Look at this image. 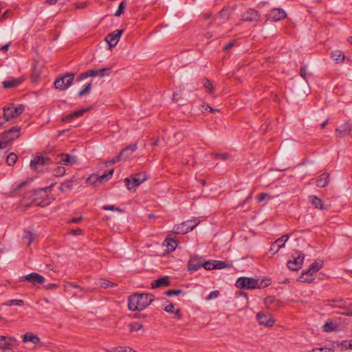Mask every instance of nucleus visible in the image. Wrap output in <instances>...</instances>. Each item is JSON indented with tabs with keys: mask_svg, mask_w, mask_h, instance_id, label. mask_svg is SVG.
<instances>
[{
	"mask_svg": "<svg viewBox=\"0 0 352 352\" xmlns=\"http://www.w3.org/2000/svg\"><path fill=\"white\" fill-rule=\"evenodd\" d=\"M154 300L151 294L135 293L128 298V307L131 311H141L146 308Z\"/></svg>",
	"mask_w": 352,
	"mask_h": 352,
	"instance_id": "1",
	"label": "nucleus"
},
{
	"mask_svg": "<svg viewBox=\"0 0 352 352\" xmlns=\"http://www.w3.org/2000/svg\"><path fill=\"white\" fill-rule=\"evenodd\" d=\"M56 183H52L49 186L34 190L32 194L33 202L39 206L44 207L50 204L55 197L53 195H48L47 192L50 190Z\"/></svg>",
	"mask_w": 352,
	"mask_h": 352,
	"instance_id": "2",
	"label": "nucleus"
},
{
	"mask_svg": "<svg viewBox=\"0 0 352 352\" xmlns=\"http://www.w3.org/2000/svg\"><path fill=\"white\" fill-rule=\"evenodd\" d=\"M271 284L270 279H256L249 277H240L236 282V287L241 289H254L264 288Z\"/></svg>",
	"mask_w": 352,
	"mask_h": 352,
	"instance_id": "3",
	"label": "nucleus"
},
{
	"mask_svg": "<svg viewBox=\"0 0 352 352\" xmlns=\"http://www.w3.org/2000/svg\"><path fill=\"white\" fill-rule=\"evenodd\" d=\"M25 111V105L20 104L16 106L14 103H10L3 108V116L5 122H8L21 115Z\"/></svg>",
	"mask_w": 352,
	"mask_h": 352,
	"instance_id": "4",
	"label": "nucleus"
},
{
	"mask_svg": "<svg viewBox=\"0 0 352 352\" xmlns=\"http://www.w3.org/2000/svg\"><path fill=\"white\" fill-rule=\"evenodd\" d=\"M21 127L14 126L3 132L1 135L0 148H6L7 145L20 136Z\"/></svg>",
	"mask_w": 352,
	"mask_h": 352,
	"instance_id": "5",
	"label": "nucleus"
},
{
	"mask_svg": "<svg viewBox=\"0 0 352 352\" xmlns=\"http://www.w3.org/2000/svg\"><path fill=\"white\" fill-rule=\"evenodd\" d=\"M74 77V73H65L56 79L54 83L55 88L60 91L66 90L72 85Z\"/></svg>",
	"mask_w": 352,
	"mask_h": 352,
	"instance_id": "6",
	"label": "nucleus"
},
{
	"mask_svg": "<svg viewBox=\"0 0 352 352\" xmlns=\"http://www.w3.org/2000/svg\"><path fill=\"white\" fill-rule=\"evenodd\" d=\"M199 221L196 219L187 220L185 222L175 226L174 228V232L176 234H184L192 231L199 223Z\"/></svg>",
	"mask_w": 352,
	"mask_h": 352,
	"instance_id": "7",
	"label": "nucleus"
},
{
	"mask_svg": "<svg viewBox=\"0 0 352 352\" xmlns=\"http://www.w3.org/2000/svg\"><path fill=\"white\" fill-rule=\"evenodd\" d=\"M148 177L145 173H139L133 175L132 182L129 177L125 178L124 182L129 190H135L141 184L147 179Z\"/></svg>",
	"mask_w": 352,
	"mask_h": 352,
	"instance_id": "8",
	"label": "nucleus"
},
{
	"mask_svg": "<svg viewBox=\"0 0 352 352\" xmlns=\"http://www.w3.org/2000/svg\"><path fill=\"white\" fill-rule=\"evenodd\" d=\"M45 277L38 273L32 272L21 277V281L27 280L35 286L42 285L45 282Z\"/></svg>",
	"mask_w": 352,
	"mask_h": 352,
	"instance_id": "9",
	"label": "nucleus"
},
{
	"mask_svg": "<svg viewBox=\"0 0 352 352\" xmlns=\"http://www.w3.org/2000/svg\"><path fill=\"white\" fill-rule=\"evenodd\" d=\"M260 17L258 11L254 8H249L241 14V20L243 21L258 22Z\"/></svg>",
	"mask_w": 352,
	"mask_h": 352,
	"instance_id": "10",
	"label": "nucleus"
},
{
	"mask_svg": "<svg viewBox=\"0 0 352 352\" xmlns=\"http://www.w3.org/2000/svg\"><path fill=\"white\" fill-rule=\"evenodd\" d=\"M304 258L303 254H299L297 256H292V258L287 262L288 268L292 271L299 270L302 265Z\"/></svg>",
	"mask_w": 352,
	"mask_h": 352,
	"instance_id": "11",
	"label": "nucleus"
},
{
	"mask_svg": "<svg viewBox=\"0 0 352 352\" xmlns=\"http://www.w3.org/2000/svg\"><path fill=\"white\" fill-rule=\"evenodd\" d=\"M266 16L267 20L271 21H278L286 18L287 14L283 9L274 8L268 12Z\"/></svg>",
	"mask_w": 352,
	"mask_h": 352,
	"instance_id": "12",
	"label": "nucleus"
},
{
	"mask_svg": "<svg viewBox=\"0 0 352 352\" xmlns=\"http://www.w3.org/2000/svg\"><path fill=\"white\" fill-rule=\"evenodd\" d=\"M289 239V235L285 234L276 239L272 245L270 252L272 254H276L282 248L285 246L286 241Z\"/></svg>",
	"mask_w": 352,
	"mask_h": 352,
	"instance_id": "13",
	"label": "nucleus"
},
{
	"mask_svg": "<svg viewBox=\"0 0 352 352\" xmlns=\"http://www.w3.org/2000/svg\"><path fill=\"white\" fill-rule=\"evenodd\" d=\"M256 319L260 324L265 327H272L275 322L271 314L263 312H258L256 315Z\"/></svg>",
	"mask_w": 352,
	"mask_h": 352,
	"instance_id": "14",
	"label": "nucleus"
},
{
	"mask_svg": "<svg viewBox=\"0 0 352 352\" xmlns=\"http://www.w3.org/2000/svg\"><path fill=\"white\" fill-rule=\"evenodd\" d=\"M122 33L123 30H116L105 37V41L109 43L110 47H113L117 45Z\"/></svg>",
	"mask_w": 352,
	"mask_h": 352,
	"instance_id": "15",
	"label": "nucleus"
},
{
	"mask_svg": "<svg viewBox=\"0 0 352 352\" xmlns=\"http://www.w3.org/2000/svg\"><path fill=\"white\" fill-rule=\"evenodd\" d=\"M56 160L58 164L64 165H73L77 162L76 157L68 153H60Z\"/></svg>",
	"mask_w": 352,
	"mask_h": 352,
	"instance_id": "16",
	"label": "nucleus"
},
{
	"mask_svg": "<svg viewBox=\"0 0 352 352\" xmlns=\"http://www.w3.org/2000/svg\"><path fill=\"white\" fill-rule=\"evenodd\" d=\"M23 82V78H13L8 77L6 80L3 82V87L6 89H10L18 87Z\"/></svg>",
	"mask_w": 352,
	"mask_h": 352,
	"instance_id": "17",
	"label": "nucleus"
},
{
	"mask_svg": "<svg viewBox=\"0 0 352 352\" xmlns=\"http://www.w3.org/2000/svg\"><path fill=\"white\" fill-rule=\"evenodd\" d=\"M50 159L48 157H44L42 155L36 156L30 162V167L33 170H36L38 166L45 165Z\"/></svg>",
	"mask_w": 352,
	"mask_h": 352,
	"instance_id": "18",
	"label": "nucleus"
},
{
	"mask_svg": "<svg viewBox=\"0 0 352 352\" xmlns=\"http://www.w3.org/2000/svg\"><path fill=\"white\" fill-rule=\"evenodd\" d=\"M351 127L348 122H344L340 128L336 129L338 137L342 138L351 133Z\"/></svg>",
	"mask_w": 352,
	"mask_h": 352,
	"instance_id": "19",
	"label": "nucleus"
},
{
	"mask_svg": "<svg viewBox=\"0 0 352 352\" xmlns=\"http://www.w3.org/2000/svg\"><path fill=\"white\" fill-rule=\"evenodd\" d=\"M170 285V278L164 276L161 278L153 280L151 285L152 289L168 287Z\"/></svg>",
	"mask_w": 352,
	"mask_h": 352,
	"instance_id": "20",
	"label": "nucleus"
},
{
	"mask_svg": "<svg viewBox=\"0 0 352 352\" xmlns=\"http://www.w3.org/2000/svg\"><path fill=\"white\" fill-rule=\"evenodd\" d=\"M188 267L189 271H197L202 267V261L200 258L191 257L188 261Z\"/></svg>",
	"mask_w": 352,
	"mask_h": 352,
	"instance_id": "21",
	"label": "nucleus"
},
{
	"mask_svg": "<svg viewBox=\"0 0 352 352\" xmlns=\"http://www.w3.org/2000/svg\"><path fill=\"white\" fill-rule=\"evenodd\" d=\"M164 245H166L167 247L166 251L168 252H172L175 250L178 245V243L175 238H171L170 236H168L164 241Z\"/></svg>",
	"mask_w": 352,
	"mask_h": 352,
	"instance_id": "22",
	"label": "nucleus"
},
{
	"mask_svg": "<svg viewBox=\"0 0 352 352\" xmlns=\"http://www.w3.org/2000/svg\"><path fill=\"white\" fill-rule=\"evenodd\" d=\"M329 183V175L327 173H322L316 182V185L318 187L323 188L328 185Z\"/></svg>",
	"mask_w": 352,
	"mask_h": 352,
	"instance_id": "23",
	"label": "nucleus"
},
{
	"mask_svg": "<svg viewBox=\"0 0 352 352\" xmlns=\"http://www.w3.org/2000/svg\"><path fill=\"white\" fill-rule=\"evenodd\" d=\"M23 341L24 342H30L34 344H38L41 340L40 338L32 333H26L23 336Z\"/></svg>",
	"mask_w": 352,
	"mask_h": 352,
	"instance_id": "24",
	"label": "nucleus"
},
{
	"mask_svg": "<svg viewBox=\"0 0 352 352\" xmlns=\"http://www.w3.org/2000/svg\"><path fill=\"white\" fill-rule=\"evenodd\" d=\"M313 274L314 273H311V272H309V270H307L302 272L298 280L302 283H311L314 280Z\"/></svg>",
	"mask_w": 352,
	"mask_h": 352,
	"instance_id": "25",
	"label": "nucleus"
},
{
	"mask_svg": "<svg viewBox=\"0 0 352 352\" xmlns=\"http://www.w3.org/2000/svg\"><path fill=\"white\" fill-rule=\"evenodd\" d=\"M32 181V179H28L25 181L21 182L20 184H15L12 187V191L13 195H15L19 190L23 187L26 186Z\"/></svg>",
	"mask_w": 352,
	"mask_h": 352,
	"instance_id": "26",
	"label": "nucleus"
},
{
	"mask_svg": "<svg viewBox=\"0 0 352 352\" xmlns=\"http://www.w3.org/2000/svg\"><path fill=\"white\" fill-rule=\"evenodd\" d=\"M310 201L312 205L316 208L320 210H328V206H325L322 204V200L316 196H310Z\"/></svg>",
	"mask_w": 352,
	"mask_h": 352,
	"instance_id": "27",
	"label": "nucleus"
},
{
	"mask_svg": "<svg viewBox=\"0 0 352 352\" xmlns=\"http://www.w3.org/2000/svg\"><path fill=\"white\" fill-rule=\"evenodd\" d=\"M86 111V109H80V110H78L76 111H74L66 116H65L63 118V121L64 122H70L72 121V120L78 118V117H80V116H82L84 113Z\"/></svg>",
	"mask_w": 352,
	"mask_h": 352,
	"instance_id": "28",
	"label": "nucleus"
},
{
	"mask_svg": "<svg viewBox=\"0 0 352 352\" xmlns=\"http://www.w3.org/2000/svg\"><path fill=\"white\" fill-rule=\"evenodd\" d=\"M264 303L268 309L274 310L276 309V307L274 305V304H277L278 300L274 296H267L264 299Z\"/></svg>",
	"mask_w": 352,
	"mask_h": 352,
	"instance_id": "29",
	"label": "nucleus"
},
{
	"mask_svg": "<svg viewBox=\"0 0 352 352\" xmlns=\"http://www.w3.org/2000/svg\"><path fill=\"white\" fill-rule=\"evenodd\" d=\"M15 341V339L11 337L0 336V348L2 346H10Z\"/></svg>",
	"mask_w": 352,
	"mask_h": 352,
	"instance_id": "30",
	"label": "nucleus"
},
{
	"mask_svg": "<svg viewBox=\"0 0 352 352\" xmlns=\"http://www.w3.org/2000/svg\"><path fill=\"white\" fill-rule=\"evenodd\" d=\"M331 305L334 307H338L346 310V301L342 298L333 299L331 300Z\"/></svg>",
	"mask_w": 352,
	"mask_h": 352,
	"instance_id": "31",
	"label": "nucleus"
},
{
	"mask_svg": "<svg viewBox=\"0 0 352 352\" xmlns=\"http://www.w3.org/2000/svg\"><path fill=\"white\" fill-rule=\"evenodd\" d=\"M113 172H114L113 168L110 169L107 171H105L102 175L96 177V179L100 182H102L104 181H108L113 175Z\"/></svg>",
	"mask_w": 352,
	"mask_h": 352,
	"instance_id": "32",
	"label": "nucleus"
},
{
	"mask_svg": "<svg viewBox=\"0 0 352 352\" xmlns=\"http://www.w3.org/2000/svg\"><path fill=\"white\" fill-rule=\"evenodd\" d=\"M331 56V58L337 63L343 61L345 58L344 54L340 50L332 52Z\"/></svg>",
	"mask_w": 352,
	"mask_h": 352,
	"instance_id": "33",
	"label": "nucleus"
},
{
	"mask_svg": "<svg viewBox=\"0 0 352 352\" xmlns=\"http://www.w3.org/2000/svg\"><path fill=\"white\" fill-rule=\"evenodd\" d=\"M34 239L33 233L31 232H25L23 236V241L25 243H26L28 246L30 245Z\"/></svg>",
	"mask_w": 352,
	"mask_h": 352,
	"instance_id": "34",
	"label": "nucleus"
},
{
	"mask_svg": "<svg viewBox=\"0 0 352 352\" xmlns=\"http://www.w3.org/2000/svg\"><path fill=\"white\" fill-rule=\"evenodd\" d=\"M232 265L226 261H214V269L221 270L223 268H230Z\"/></svg>",
	"mask_w": 352,
	"mask_h": 352,
	"instance_id": "35",
	"label": "nucleus"
},
{
	"mask_svg": "<svg viewBox=\"0 0 352 352\" xmlns=\"http://www.w3.org/2000/svg\"><path fill=\"white\" fill-rule=\"evenodd\" d=\"M18 159L17 155L14 153H10L6 158V162L9 166H13Z\"/></svg>",
	"mask_w": 352,
	"mask_h": 352,
	"instance_id": "36",
	"label": "nucleus"
},
{
	"mask_svg": "<svg viewBox=\"0 0 352 352\" xmlns=\"http://www.w3.org/2000/svg\"><path fill=\"white\" fill-rule=\"evenodd\" d=\"M24 302L23 300L19 299H12L9 300L6 302L4 303L6 306H12V305H16V306H22L23 305Z\"/></svg>",
	"mask_w": 352,
	"mask_h": 352,
	"instance_id": "37",
	"label": "nucleus"
},
{
	"mask_svg": "<svg viewBox=\"0 0 352 352\" xmlns=\"http://www.w3.org/2000/svg\"><path fill=\"white\" fill-rule=\"evenodd\" d=\"M63 287H64L65 289H67L68 287H72V288H75V289H78L81 292L84 291L83 287H82L80 285H78L74 283H72V282L65 281L64 283Z\"/></svg>",
	"mask_w": 352,
	"mask_h": 352,
	"instance_id": "38",
	"label": "nucleus"
},
{
	"mask_svg": "<svg viewBox=\"0 0 352 352\" xmlns=\"http://www.w3.org/2000/svg\"><path fill=\"white\" fill-rule=\"evenodd\" d=\"M100 285L103 288L113 287L117 285L105 279L100 280Z\"/></svg>",
	"mask_w": 352,
	"mask_h": 352,
	"instance_id": "39",
	"label": "nucleus"
},
{
	"mask_svg": "<svg viewBox=\"0 0 352 352\" xmlns=\"http://www.w3.org/2000/svg\"><path fill=\"white\" fill-rule=\"evenodd\" d=\"M184 294L185 292L182 289H169L165 292V294L168 296H178Z\"/></svg>",
	"mask_w": 352,
	"mask_h": 352,
	"instance_id": "40",
	"label": "nucleus"
},
{
	"mask_svg": "<svg viewBox=\"0 0 352 352\" xmlns=\"http://www.w3.org/2000/svg\"><path fill=\"white\" fill-rule=\"evenodd\" d=\"M72 188V181L68 180L65 182L63 183L59 187L60 190L62 192H65L68 189Z\"/></svg>",
	"mask_w": 352,
	"mask_h": 352,
	"instance_id": "41",
	"label": "nucleus"
},
{
	"mask_svg": "<svg viewBox=\"0 0 352 352\" xmlns=\"http://www.w3.org/2000/svg\"><path fill=\"white\" fill-rule=\"evenodd\" d=\"M321 267H322V265L320 264L319 263L315 261L309 266V268L308 270H309V272H311V273L314 274V273L317 272L318 271H319Z\"/></svg>",
	"mask_w": 352,
	"mask_h": 352,
	"instance_id": "42",
	"label": "nucleus"
},
{
	"mask_svg": "<svg viewBox=\"0 0 352 352\" xmlns=\"http://www.w3.org/2000/svg\"><path fill=\"white\" fill-rule=\"evenodd\" d=\"M204 86L206 89H208V91L210 94H212L213 93L214 87H213L212 82L210 80H208V78H206L204 80Z\"/></svg>",
	"mask_w": 352,
	"mask_h": 352,
	"instance_id": "43",
	"label": "nucleus"
},
{
	"mask_svg": "<svg viewBox=\"0 0 352 352\" xmlns=\"http://www.w3.org/2000/svg\"><path fill=\"white\" fill-rule=\"evenodd\" d=\"M91 89V82L87 83L84 88L78 92V96L82 97L83 95L89 94Z\"/></svg>",
	"mask_w": 352,
	"mask_h": 352,
	"instance_id": "44",
	"label": "nucleus"
},
{
	"mask_svg": "<svg viewBox=\"0 0 352 352\" xmlns=\"http://www.w3.org/2000/svg\"><path fill=\"white\" fill-rule=\"evenodd\" d=\"M230 9L224 8L219 12V16L221 19H228L230 16Z\"/></svg>",
	"mask_w": 352,
	"mask_h": 352,
	"instance_id": "45",
	"label": "nucleus"
},
{
	"mask_svg": "<svg viewBox=\"0 0 352 352\" xmlns=\"http://www.w3.org/2000/svg\"><path fill=\"white\" fill-rule=\"evenodd\" d=\"M131 331H138L142 329L143 326L138 322H134L129 324Z\"/></svg>",
	"mask_w": 352,
	"mask_h": 352,
	"instance_id": "46",
	"label": "nucleus"
},
{
	"mask_svg": "<svg viewBox=\"0 0 352 352\" xmlns=\"http://www.w3.org/2000/svg\"><path fill=\"white\" fill-rule=\"evenodd\" d=\"M65 173V168L64 166H58L54 169V175L55 177H61Z\"/></svg>",
	"mask_w": 352,
	"mask_h": 352,
	"instance_id": "47",
	"label": "nucleus"
},
{
	"mask_svg": "<svg viewBox=\"0 0 352 352\" xmlns=\"http://www.w3.org/2000/svg\"><path fill=\"white\" fill-rule=\"evenodd\" d=\"M138 148V145H137V143H135V144H130L129 146L124 148L121 152L123 153V155H124L126 152H128L129 151H130L131 153L132 152H134Z\"/></svg>",
	"mask_w": 352,
	"mask_h": 352,
	"instance_id": "48",
	"label": "nucleus"
},
{
	"mask_svg": "<svg viewBox=\"0 0 352 352\" xmlns=\"http://www.w3.org/2000/svg\"><path fill=\"white\" fill-rule=\"evenodd\" d=\"M124 8H125V1H122L120 3L119 7H118V10H116V12H115L114 15L116 16H120L123 13L124 10Z\"/></svg>",
	"mask_w": 352,
	"mask_h": 352,
	"instance_id": "49",
	"label": "nucleus"
},
{
	"mask_svg": "<svg viewBox=\"0 0 352 352\" xmlns=\"http://www.w3.org/2000/svg\"><path fill=\"white\" fill-rule=\"evenodd\" d=\"M128 347L126 346H116L111 348L110 350H107V352H127Z\"/></svg>",
	"mask_w": 352,
	"mask_h": 352,
	"instance_id": "50",
	"label": "nucleus"
},
{
	"mask_svg": "<svg viewBox=\"0 0 352 352\" xmlns=\"http://www.w3.org/2000/svg\"><path fill=\"white\" fill-rule=\"evenodd\" d=\"M102 209L104 210H114V211H118V212H123V210L121 208H120L118 207H116L113 205H106V206H104L102 207Z\"/></svg>",
	"mask_w": 352,
	"mask_h": 352,
	"instance_id": "51",
	"label": "nucleus"
},
{
	"mask_svg": "<svg viewBox=\"0 0 352 352\" xmlns=\"http://www.w3.org/2000/svg\"><path fill=\"white\" fill-rule=\"evenodd\" d=\"M202 267H204L206 270H211L214 269V261L212 263L211 261H205L202 262Z\"/></svg>",
	"mask_w": 352,
	"mask_h": 352,
	"instance_id": "52",
	"label": "nucleus"
},
{
	"mask_svg": "<svg viewBox=\"0 0 352 352\" xmlns=\"http://www.w3.org/2000/svg\"><path fill=\"white\" fill-rule=\"evenodd\" d=\"M124 155L123 153L120 151V153L116 157H114L111 160L107 162V165L113 164L120 161L122 156Z\"/></svg>",
	"mask_w": 352,
	"mask_h": 352,
	"instance_id": "53",
	"label": "nucleus"
},
{
	"mask_svg": "<svg viewBox=\"0 0 352 352\" xmlns=\"http://www.w3.org/2000/svg\"><path fill=\"white\" fill-rule=\"evenodd\" d=\"M300 75L303 79H307V68L306 65L301 66L300 69Z\"/></svg>",
	"mask_w": 352,
	"mask_h": 352,
	"instance_id": "54",
	"label": "nucleus"
},
{
	"mask_svg": "<svg viewBox=\"0 0 352 352\" xmlns=\"http://www.w3.org/2000/svg\"><path fill=\"white\" fill-rule=\"evenodd\" d=\"M214 157L216 158H219L222 160H226L227 159H228L230 157V155L228 153H214Z\"/></svg>",
	"mask_w": 352,
	"mask_h": 352,
	"instance_id": "55",
	"label": "nucleus"
},
{
	"mask_svg": "<svg viewBox=\"0 0 352 352\" xmlns=\"http://www.w3.org/2000/svg\"><path fill=\"white\" fill-rule=\"evenodd\" d=\"M341 346L345 349H352V340H350L349 342L344 340L341 343Z\"/></svg>",
	"mask_w": 352,
	"mask_h": 352,
	"instance_id": "56",
	"label": "nucleus"
},
{
	"mask_svg": "<svg viewBox=\"0 0 352 352\" xmlns=\"http://www.w3.org/2000/svg\"><path fill=\"white\" fill-rule=\"evenodd\" d=\"M219 292L218 290L212 291L206 299L208 300H212V299L217 298L219 296Z\"/></svg>",
	"mask_w": 352,
	"mask_h": 352,
	"instance_id": "57",
	"label": "nucleus"
},
{
	"mask_svg": "<svg viewBox=\"0 0 352 352\" xmlns=\"http://www.w3.org/2000/svg\"><path fill=\"white\" fill-rule=\"evenodd\" d=\"M88 74V77L89 76H99V70L98 69H90L87 71Z\"/></svg>",
	"mask_w": 352,
	"mask_h": 352,
	"instance_id": "58",
	"label": "nucleus"
},
{
	"mask_svg": "<svg viewBox=\"0 0 352 352\" xmlns=\"http://www.w3.org/2000/svg\"><path fill=\"white\" fill-rule=\"evenodd\" d=\"M87 78H88V74H87V72H83V73L80 74L77 77L76 81L80 82V81H82V80H85Z\"/></svg>",
	"mask_w": 352,
	"mask_h": 352,
	"instance_id": "59",
	"label": "nucleus"
},
{
	"mask_svg": "<svg viewBox=\"0 0 352 352\" xmlns=\"http://www.w3.org/2000/svg\"><path fill=\"white\" fill-rule=\"evenodd\" d=\"M45 289H55L58 287V285L55 283H49L43 286Z\"/></svg>",
	"mask_w": 352,
	"mask_h": 352,
	"instance_id": "60",
	"label": "nucleus"
},
{
	"mask_svg": "<svg viewBox=\"0 0 352 352\" xmlns=\"http://www.w3.org/2000/svg\"><path fill=\"white\" fill-rule=\"evenodd\" d=\"M98 70H99V75L101 76H104V75H106V72H109L111 71V68L110 67H104V68L100 69Z\"/></svg>",
	"mask_w": 352,
	"mask_h": 352,
	"instance_id": "61",
	"label": "nucleus"
},
{
	"mask_svg": "<svg viewBox=\"0 0 352 352\" xmlns=\"http://www.w3.org/2000/svg\"><path fill=\"white\" fill-rule=\"evenodd\" d=\"M164 310L168 313H174V305L170 303L165 307Z\"/></svg>",
	"mask_w": 352,
	"mask_h": 352,
	"instance_id": "62",
	"label": "nucleus"
},
{
	"mask_svg": "<svg viewBox=\"0 0 352 352\" xmlns=\"http://www.w3.org/2000/svg\"><path fill=\"white\" fill-rule=\"evenodd\" d=\"M87 2H80L76 5V8L78 9H84L87 6Z\"/></svg>",
	"mask_w": 352,
	"mask_h": 352,
	"instance_id": "63",
	"label": "nucleus"
},
{
	"mask_svg": "<svg viewBox=\"0 0 352 352\" xmlns=\"http://www.w3.org/2000/svg\"><path fill=\"white\" fill-rule=\"evenodd\" d=\"M234 43H235V41H232L230 43H228L227 45H226L223 47V50L224 51H227L230 49H231L234 45Z\"/></svg>",
	"mask_w": 352,
	"mask_h": 352,
	"instance_id": "64",
	"label": "nucleus"
}]
</instances>
